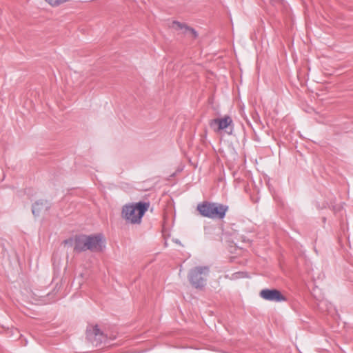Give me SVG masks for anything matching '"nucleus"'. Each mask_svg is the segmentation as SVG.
Instances as JSON below:
<instances>
[{
    "label": "nucleus",
    "instance_id": "14",
    "mask_svg": "<svg viewBox=\"0 0 353 353\" xmlns=\"http://www.w3.org/2000/svg\"><path fill=\"white\" fill-rule=\"evenodd\" d=\"M242 276V272H238L232 274V279H239Z\"/></svg>",
    "mask_w": 353,
    "mask_h": 353
},
{
    "label": "nucleus",
    "instance_id": "6",
    "mask_svg": "<svg viewBox=\"0 0 353 353\" xmlns=\"http://www.w3.org/2000/svg\"><path fill=\"white\" fill-rule=\"evenodd\" d=\"M86 336L88 340L95 346L101 343L104 338L103 332L99 330L97 325L87 330Z\"/></svg>",
    "mask_w": 353,
    "mask_h": 353
},
{
    "label": "nucleus",
    "instance_id": "9",
    "mask_svg": "<svg viewBox=\"0 0 353 353\" xmlns=\"http://www.w3.org/2000/svg\"><path fill=\"white\" fill-rule=\"evenodd\" d=\"M50 208V203L46 200H39L36 201L32 207V214L37 216L40 214L47 211Z\"/></svg>",
    "mask_w": 353,
    "mask_h": 353
},
{
    "label": "nucleus",
    "instance_id": "1",
    "mask_svg": "<svg viewBox=\"0 0 353 353\" xmlns=\"http://www.w3.org/2000/svg\"><path fill=\"white\" fill-rule=\"evenodd\" d=\"M149 205L148 203L143 202H139L134 205H125L122 208V216L131 223H139Z\"/></svg>",
    "mask_w": 353,
    "mask_h": 353
},
{
    "label": "nucleus",
    "instance_id": "2",
    "mask_svg": "<svg viewBox=\"0 0 353 353\" xmlns=\"http://www.w3.org/2000/svg\"><path fill=\"white\" fill-rule=\"evenodd\" d=\"M209 274V268L198 266L191 269L188 273V280L191 285L196 289L203 288Z\"/></svg>",
    "mask_w": 353,
    "mask_h": 353
},
{
    "label": "nucleus",
    "instance_id": "13",
    "mask_svg": "<svg viewBox=\"0 0 353 353\" xmlns=\"http://www.w3.org/2000/svg\"><path fill=\"white\" fill-rule=\"evenodd\" d=\"M187 30H189L188 35H189L191 38L196 39L198 37V34L194 29L190 28V29Z\"/></svg>",
    "mask_w": 353,
    "mask_h": 353
},
{
    "label": "nucleus",
    "instance_id": "3",
    "mask_svg": "<svg viewBox=\"0 0 353 353\" xmlns=\"http://www.w3.org/2000/svg\"><path fill=\"white\" fill-rule=\"evenodd\" d=\"M259 296L265 301L280 303L287 301V298L277 289L265 288L260 291Z\"/></svg>",
    "mask_w": 353,
    "mask_h": 353
},
{
    "label": "nucleus",
    "instance_id": "5",
    "mask_svg": "<svg viewBox=\"0 0 353 353\" xmlns=\"http://www.w3.org/2000/svg\"><path fill=\"white\" fill-rule=\"evenodd\" d=\"M88 250L92 252H99L103 250V239L100 234L88 235Z\"/></svg>",
    "mask_w": 353,
    "mask_h": 353
},
{
    "label": "nucleus",
    "instance_id": "12",
    "mask_svg": "<svg viewBox=\"0 0 353 353\" xmlns=\"http://www.w3.org/2000/svg\"><path fill=\"white\" fill-rule=\"evenodd\" d=\"M52 6H58L62 3L69 1L70 0H45Z\"/></svg>",
    "mask_w": 353,
    "mask_h": 353
},
{
    "label": "nucleus",
    "instance_id": "16",
    "mask_svg": "<svg viewBox=\"0 0 353 353\" xmlns=\"http://www.w3.org/2000/svg\"><path fill=\"white\" fill-rule=\"evenodd\" d=\"M246 163V159L244 158V164Z\"/></svg>",
    "mask_w": 353,
    "mask_h": 353
},
{
    "label": "nucleus",
    "instance_id": "11",
    "mask_svg": "<svg viewBox=\"0 0 353 353\" xmlns=\"http://www.w3.org/2000/svg\"><path fill=\"white\" fill-rule=\"evenodd\" d=\"M172 28L177 30H181L182 32L185 34H188L189 32V30L187 29H190V27L188 26L186 24L180 23L176 21H174L172 22Z\"/></svg>",
    "mask_w": 353,
    "mask_h": 353
},
{
    "label": "nucleus",
    "instance_id": "7",
    "mask_svg": "<svg viewBox=\"0 0 353 353\" xmlns=\"http://www.w3.org/2000/svg\"><path fill=\"white\" fill-rule=\"evenodd\" d=\"M88 235L81 234L77 236L74 239V251L77 252H85L88 250Z\"/></svg>",
    "mask_w": 353,
    "mask_h": 353
},
{
    "label": "nucleus",
    "instance_id": "8",
    "mask_svg": "<svg viewBox=\"0 0 353 353\" xmlns=\"http://www.w3.org/2000/svg\"><path fill=\"white\" fill-rule=\"evenodd\" d=\"M228 207L227 205L213 203L212 211L211 212V219H222L225 217V213L228 211Z\"/></svg>",
    "mask_w": 353,
    "mask_h": 353
},
{
    "label": "nucleus",
    "instance_id": "10",
    "mask_svg": "<svg viewBox=\"0 0 353 353\" xmlns=\"http://www.w3.org/2000/svg\"><path fill=\"white\" fill-rule=\"evenodd\" d=\"M213 203L204 201L197 205V210L200 214L204 217L210 218L212 216L211 212L212 211Z\"/></svg>",
    "mask_w": 353,
    "mask_h": 353
},
{
    "label": "nucleus",
    "instance_id": "4",
    "mask_svg": "<svg viewBox=\"0 0 353 353\" xmlns=\"http://www.w3.org/2000/svg\"><path fill=\"white\" fill-rule=\"evenodd\" d=\"M232 123V119L226 116L223 119H214L210 121V126L216 132H219L221 130H225L228 128H230V125ZM228 134H232V130L230 132L226 131Z\"/></svg>",
    "mask_w": 353,
    "mask_h": 353
},
{
    "label": "nucleus",
    "instance_id": "17",
    "mask_svg": "<svg viewBox=\"0 0 353 353\" xmlns=\"http://www.w3.org/2000/svg\"><path fill=\"white\" fill-rule=\"evenodd\" d=\"M64 243H68V240H65V241H64Z\"/></svg>",
    "mask_w": 353,
    "mask_h": 353
},
{
    "label": "nucleus",
    "instance_id": "15",
    "mask_svg": "<svg viewBox=\"0 0 353 353\" xmlns=\"http://www.w3.org/2000/svg\"><path fill=\"white\" fill-rule=\"evenodd\" d=\"M243 275H244V278L245 277H249L248 274L246 272H245L243 273Z\"/></svg>",
    "mask_w": 353,
    "mask_h": 353
}]
</instances>
